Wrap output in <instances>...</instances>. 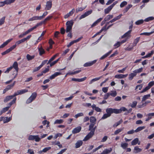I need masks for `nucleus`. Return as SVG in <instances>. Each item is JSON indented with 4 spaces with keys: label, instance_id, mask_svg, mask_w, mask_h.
I'll use <instances>...</instances> for the list:
<instances>
[{
    "label": "nucleus",
    "instance_id": "obj_59",
    "mask_svg": "<svg viewBox=\"0 0 154 154\" xmlns=\"http://www.w3.org/2000/svg\"><path fill=\"white\" fill-rule=\"evenodd\" d=\"M51 149V147H45L44 149H43L42 152H46L48 150H49Z\"/></svg>",
    "mask_w": 154,
    "mask_h": 154
},
{
    "label": "nucleus",
    "instance_id": "obj_27",
    "mask_svg": "<svg viewBox=\"0 0 154 154\" xmlns=\"http://www.w3.org/2000/svg\"><path fill=\"white\" fill-rule=\"evenodd\" d=\"M112 8L110 5L107 8L104 9V13L105 14H108Z\"/></svg>",
    "mask_w": 154,
    "mask_h": 154
},
{
    "label": "nucleus",
    "instance_id": "obj_36",
    "mask_svg": "<svg viewBox=\"0 0 154 154\" xmlns=\"http://www.w3.org/2000/svg\"><path fill=\"white\" fill-rule=\"evenodd\" d=\"M150 97V94H148L146 95H144L142 98V101H144L146 100L149 98Z\"/></svg>",
    "mask_w": 154,
    "mask_h": 154
},
{
    "label": "nucleus",
    "instance_id": "obj_60",
    "mask_svg": "<svg viewBox=\"0 0 154 154\" xmlns=\"http://www.w3.org/2000/svg\"><path fill=\"white\" fill-rule=\"evenodd\" d=\"M121 45L120 43V42H117L114 45V46L115 48H116L119 47Z\"/></svg>",
    "mask_w": 154,
    "mask_h": 154
},
{
    "label": "nucleus",
    "instance_id": "obj_51",
    "mask_svg": "<svg viewBox=\"0 0 154 154\" xmlns=\"http://www.w3.org/2000/svg\"><path fill=\"white\" fill-rule=\"evenodd\" d=\"M15 0H5V2L6 5L10 4L11 3L14 2Z\"/></svg>",
    "mask_w": 154,
    "mask_h": 154
},
{
    "label": "nucleus",
    "instance_id": "obj_18",
    "mask_svg": "<svg viewBox=\"0 0 154 154\" xmlns=\"http://www.w3.org/2000/svg\"><path fill=\"white\" fill-rule=\"evenodd\" d=\"M142 151L141 148H139L138 146H135L134 149V152L135 153H138L141 152Z\"/></svg>",
    "mask_w": 154,
    "mask_h": 154
},
{
    "label": "nucleus",
    "instance_id": "obj_2",
    "mask_svg": "<svg viewBox=\"0 0 154 154\" xmlns=\"http://www.w3.org/2000/svg\"><path fill=\"white\" fill-rule=\"evenodd\" d=\"M11 67H13V68H14L15 69V70L13 74V75H15L14 76V79H15L17 75L18 71V65L17 62H15L12 66Z\"/></svg>",
    "mask_w": 154,
    "mask_h": 154
},
{
    "label": "nucleus",
    "instance_id": "obj_52",
    "mask_svg": "<svg viewBox=\"0 0 154 154\" xmlns=\"http://www.w3.org/2000/svg\"><path fill=\"white\" fill-rule=\"evenodd\" d=\"M154 19V17H150L146 18L144 20L145 22H148L149 21L152 20Z\"/></svg>",
    "mask_w": 154,
    "mask_h": 154
},
{
    "label": "nucleus",
    "instance_id": "obj_44",
    "mask_svg": "<svg viewBox=\"0 0 154 154\" xmlns=\"http://www.w3.org/2000/svg\"><path fill=\"white\" fill-rule=\"evenodd\" d=\"M136 76V74L134 72H133V73H131L129 74L128 79L129 80H131L133 79L134 77Z\"/></svg>",
    "mask_w": 154,
    "mask_h": 154
},
{
    "label": "nucleus",
    "instance_id": "obj_39",
    "mask_svg": "<svg viewBox=\"0 0 154 154\" xmlns=\"http://www.w3.org/2000/svg\"><path fill=\"white\" fill-rule=\"evenodd\" d=\"M146 128V127L145 126H140L138 127L135 130V132H138L144 129L145 128Z\"/></svg>",
    "mask_w": 154,
    "mask_h": 154
},
{
    "label": "nucleus",
    "instance_id": "obj_46",
    "mask_svg": "<svg viewBox=\"0 0 154 154\" xmlns=\"http://www.w3.org/2000/svg\"><path fill=\"white\" fill-rule=\"evenodd\" d=\"M58 54H56L54 55L52 57H51L50 60H48L47 64H49L52 61L54 60L56 57L58 55Z\"/></svg>",
    "mask_w": 154,
    "mask_h": 154
},
{
    "label": "nucleus",
    "instance_id": "obj_14",
    "mask_svg": "<svg viewBox=\"0 0 154 154\" xmlns=\"http://www.w3.org/2000/svg\"><path fill=\"white\" fill-rule=\"evenodd\" d=\"M131 145L133 146L137 144L138 145L140 144V142H139V139L136 138L132 140L131 143Z\"/></svg>",
    "mask_w": 154,
    "mask_h": 154
},
{
    "label": "nucleus",
    "instance_id": "obj_32",
    "mask_svg": "<svg viewBox=\"0 0 154 154\" xmlns=\"http://www.w3.org/2000/svg\"><path fill=\"white\" fill-rule=\"evenodd\" d=\"M35 57L34 55L31 56L29 54H27L26 56V58L28 61H29L33 59Z\"/></svg>",
    "mask_w": 154,
    "mask_h": 154
},
{
    "label": "nucleus",
    "instance_id": "obj_12",
    "mask_svg": "<svg viewBox=\"0 0 154 154\" xmlns=\"http://www.w3.org/2000/svg\"><path fill=\"white\" fill-rule=\"evenodd\" d=\"M91 107L94 110L97 112H101L102 111L101 109L98 107L96 106L95 104H93L91 106Z\"/></svg>",
    "mask_w": 154,
    "mask_h": 154
},
{
    "label": "nucleus",
    "instance_id": "obj_49",
    "mask_svg": "<svg viewBox=\"0 0 154 154\" xmlns=\"http://www.w3.org/2000/svg\"><path fill=\"white\" fill-rule=\"evenodd\" d=\"M96 121V119L94 116H91L90 118V122L91 123H94Z\"/></svg>",
    "mask_w": 154,
    "mask_h": 154
},
{
    "label": "nucleus",
    "instance_id": "obj_29",
    "mask_svg": "<svg viewBox=\"0 0 154 154\" xmlns=\"http://www.w3.org/2000/svg\"><path fill=\"white\" fill-rule=\"evenodd\" d=\"M143 69V67H141L140 68H139L137 69H136L135 70L133 71V72H134V73L136 75L137 74L140 73L142 72Z\"/></svg>",
    "mask_w": 154,
    "mask_h": 154
},
{
    "label": "nucleus",
    "instance_id": "obj_10",
    "mask_svg": "<svg viewBox=\"0 0 154 154\" xmlns=\"http://www.w3.org/2000/svg\"><path fill=\"white\" fill-rule=\"evenodd\" d=\"M97 61V60H94L87 62L85 63L83 66L84 67H88L89 66H91L94 64V63H96Z\"/></svg>",
    "mask_w": 154,
    "mask_h": 154
},
{
    "label": "nucleus",
    "instance_id": "obj_8",
    "mask_svg": "<svg viewBox=\"0 0 154 154\" xmlns=\"http://www.w3.org/2000/svg\"><path fill=\"white\" fill-rule=\"evenodd\" d=\"M28 91L27 89H22L19 90L14 93V96H17L19 94H22Z\"/></svg>",
    "mask_w": 154,
    "mask_h": 154
},
{
    "label": "nucleus",
    "instance_id": "obj_33",
    "mask_svg": "<svg viewBox=\"0 0 154 154\" xmlns=\"http://www.w3.org/2000/svg\"><path fill=\"white\" fill-rule=\"evenodd\" d=\"M154 53V51H152L150 53H149L148 54H146V56L143 57L142 58L143 59L146 58L151 57V55L153 54Z\"/></svg>",
    "mask_w": 154,
    "mask_h": 154
},
{
    "label": "nucleus",
    "instance_id": "obj_45",
    "mask_svg": "<svg viewBox=\"0 0 154 154\" xmlns=\"http://www.w3.org/2000/svg\"><path fill=\"white\" fill-rule=\"evenodd\" d=\"M132 5L131 4L128 5L125 8L124 10V12L126 13L127 12L128 10L132 7Z\"/></svg>",
    "mask_w": 154,
    "mask_h": 154
},
{
    "label": "nucleus",
    "instance_id": "obj_57",
    "mask_svg": "<svg viewBox=\"0 0 154 154\" xmlns=\"http://www.w3.org/2000/svg\"><path fill=\"white\" fill-rule=\"evenodd\" d=\"M34 140H35L36 142H38L41 140V138L39 137L38 135H35Z\"/></svg>",
    "mask_w": 154,
    "mask_h": 154
},
{
    "label": "nucleus",
    "instance_id": "obj_23",
    "mask_svg": "<svg viewBox=\"0 0 154 154\" xmlns=\"http://www.w3.org/2000/svg\"><path fill=\"white\" fill-rule=\"evenodd\" d=\"M75 11V9L73 8L68 13L65 15L64 16V18L65 19H66L72 16L74 13L73 11Z\"/></svg>",
    "mask_w": 154,
    "mask_h": 154
},
{
    "label": "nucleus",
    "instance_id": "obj_25",
    "mask_svg": "<svg viewBox=\"0 0 154 154\" xmlns=\"http://www.w3.org/2000/svg\"><path fill=\"white\" fill-rule=\"evenodd\" d=\"M102 19L103 18H100L97 19L91 25V27H92L96 26L98 23L100 22L102 20Z\"/></svg>",
    "mask_w": 154,
    "mask_h": 154
},
{
    "label": "nucleus",
    "instance_id": "obj_47",
    "mask_svg": "<svg viewBox=\"0 0 154 154\" xmlns=\"http://www.w3.org/2000/svg\"><path fill=\"white\" fill-rule=\"evenodd\" d=\"M86 6H85V7H79L77 8L76 9V13H78L79 11H82L84 9H85Z\"/></svg>",
    "mask_w": 154,
    "mask_h": 154
},
{
    "label": "nucleus",
    "instance_id": "obj_4",
    "mask_svg": "<svg viewBox=\"0 0 154 154\" xmlns=\"http://www.w3.org/2000/svg\"><path fill=\"white\" fill-rule=\"evenodd\" d=\"M37 96V94L34 92L32 94L31 96L26 101L27 103H29L32 102L35 98Z\"/></svg>",
    "mask_w": 154,
    "mask_h": 154
},
{
    "label": "nucleus",
    "instance_id": "obj_21",
    "mask_svg": "<svg viewBox=\"0 0 154 154\" xmlns=\"http://www.w3.org/2000/svg\"><path fill=\"white\" fill-rule=\"evenodd\" d=\"M12 40L13 38H11L7 40L6 42H4L0 46V48L4 47L9 42L11 41Z\"/></svg>",
    "mask_w": 154,
    "mask_h": 154
},
{
    "label": "nucleus",
    "instance_id": "obj_3",
    "mask_svg": "<svg viewBox=\"0 0 154 154\" xmlns=\"http://www.w3.org/2000/svg\"><path fill=\"white\" fill-rule=\"evenodd\" d=\"M106 112L110 116L111 114L113 113L117 114L118 112L117 109H112V108H108L106 110Z\"/></svg>",
    "mask_w": 154,
    "mask_h": 154
},
{
    "label": "nucleus",
    "instance_id": "obj_7",
    "mask_svg": "<svg viewBox=\"0 0 154 154\" xmlns=\"http://www.w3.org/2000/svg\"><path fill=\"white\" fill-rule=\"evenodd\" d=\"M131 29L128 31L122 36V38H126L127 39L130 38L131 37Z\"/></svg>",
    "mask_w": 154,
    "mask_h": 154
},
{
    "label": "nucleus",
    "instance_id": "obj_58",
    "mask_svg": "<svg viewBox=\"0 0 154 154\" xmlns=\"http://www.w3.org/2000/svg\"><path fill=\"white\" fill-rule=\"evenodd\" d=\"M152 34V32H145L141 33L140 34V35H145L146 36H149Z\"/></svg>",
    "mask_w": 154,
    "mask_h": 154
},
{
    "label": "nucleus",
    "instance_id": "obj_1",
    "mask_svg": "<svg viewBox=\"0 0 154 154\" xmlns=\"http://www.w3.org/2000/svg\"><path fill=\"white\" fill-rule=\"evenodd\" d=\"M74 22L72 20L67 21L66 23V32H69L71 30Z\"/></svg>",
    "mask_w": 154,
    "mask_h": 154
},
{
    "label": "nucleus",
    "instance_id": "obj_11",
    "mask_svg": "<svg viewBox=\"0 0 154 154\" xmlns=\"http://www.w3.org/2000/svg\"><path fill=\"white\" fill-rule=\"evenodd\" d=\"M128 75V74H120L116 75L115 76V78L118 79H123L126 77Z\"/></svg>",
    "mask_w": 154,
    "mask_h": 154
},
{
    "label": "nucleus",
    "instance_id": "obj_22",
    "mask_svg": "<svg viewBox=\"0 0 154 154\" xmlns=\"http://www.w3.org/2000/svg\"><path fill=\"white\" fill-rule=\"evenodd\" d=\"M36 20H41L40 16H34L32 17L29 18L28 20V21H31Z\"/></svg>",
    "mask_w": 154,
    "mask_h": 154
},
{
    "label": "nucleus",
    "instance_id": "obj_38",
    "mask_svg": "<svg viewBox=\"0 0 154 154\" xmlns=\"http://www.w3.org/2000/svg\"><path fill=\"white\" fill-rule=\"evenodd\" d=\"M128 144L126 143H122L121 144V146L123 149H125L128 146Z\"/></svg>",
    "mask_w": 154,
    "mask_h": 154
},
{
    "label": "nucleus",
    "instance_id": "obj_43",
    "mask_svg": "<svg viewBox=\"0 0 154 154\" xmlns=\"http://www.w3.org/2000/svg\"><path fill=\"white\" fill-rule=\"evenodd\" d=\"M124 128H119L118 129L116 130L114 134V135H116L118 134L119 133H120L121 132L123 129Z\"/></svg>",
    "mask_w": 154,
    "mask_h": 154
},
{
    "label": "nucleus",
    "instance_id": "obj_53",
    "mask_svg": "<svg viewBox=\"0 0 154 154\" xmlns=\"http://www.w3.org/2000/svg\"><path fill=\"white\" fill-rule=\"evenodd\" d=\"M5 18V17H3L1 19H0V26L2 25L4 23Z\"/></svg>",
    "mask_w": 154,
    "mask_h": 154
},
{
    "label": "nucleus",
    "instance_id": "obj_40",
    "mask_svg": "<svg viewBox=\"0 0 154 154\" xmlns=\"http://www.w3.org/2000/svg\"><path fill=\"white\" fill-rule=\"evenodd\" d=\"M110 96L114 97L116 96L117 94V92L115 91H110V93H109Z\"/></svg>",
    "mask_w": 154,
    "mask_h": 154
},
{
    "label": "nucleus",
    "instance_id": "obj_41",
    "mask_svg": "<svg viewBox=\"0 0 154 154\" xmlns=\"http://www.w3.org/2000/svg\"><path fill=\"white\" fill-rule=\"evenodd\" d=\"M63 122V119H57L54 122V124H60L62 123Z\"/></svg>",
    "mask_w": 154,
    "mask_h": 154
},
{
    "label": "nucleus",
    "instance_id": "obj_5",
    "mask_svg": "<svg viewBox=\"0 0 154 154\" xmlns=\"http://www.w3.org/2000/svg\"><path fill=\"white\" fill-rule=\"evenodd\" d=\"M92 12V10H90L85 12L84 14L82 15L79 18V20H81L91 14Z\"/></svg>",
    "mask_w": 154,
    "mask_h": 154
},
{
    "label": "nucleus",
    "instance_id": "obj_26",
    "mask_svg": "<svg viewBox=\"0 0 154 154\" xmlns=\"http://www.w3.org/2000/svg\"><path fill=\"white\" fill-rule=\"evenodd\" d=\"M38 50L39 52V54L40 56L42 55L45 53L44 49L42 48V46L40 48H38Z\"/></svg>",
    "mask_w": 154,
    "mask_h": 154
},
{
    "label": "nucleus",
    "instance_id": "obj_61",
    "mask_svg": "<svg viewBox=\"0 0 154 154\" xmlns=\"http://www.w3.org/2000/svg\"><path fill=\"white\" fill-rule=\"evenodd\" d=\"M110 116L109 115V114L106 113L105 114L103 115L101 118V119H104Z\"/></svg>",
    "mask_w": 154,
    "mask_h": 154
},
{
    "label": "nucleus",
    "instance_id": "obj_16",
    "mask_svg": "<svg viewBox=\"0 0 154 154\" xmlns=\"http://www.w3.org/2000/svg\"><path fill=\"white\" fill-rule=\"evenodd\" d=\"M15 96H14V94L12 95L7 96L5 98L4 100V102L5 103H6L8 101L10 100L11 99H12Z\"/></svg>",
    "mask_w": 154,
    "mask_h": 154
},
{
    "label": "nucleus",
    "instance_id": "obj_54",
    "mask_svg": "<svg viewBox=\"0 0 154 154\" xmlns=\"http://www.w3.org/2000/svg\"><path fill=\"white\" fill-rule=\"evenodd\" d=\"M137 103V101H134L131 104L130 106L132 108H134L136 106Z\"/></svg>",
    "mask_w": 154,
    "mask_h": 154
},
{
    "label": "nucleus",
    "instance_id": "obj_55",
    "mask_svg": "<svg viewBox=\"0 0 154 154\" xmlns=\"http://www.w3.org/2000/svg\"><path fill=\"white\" fill-rule=\"evenodd\" d=\"M122 122V119H121V120H120L119 121L116 122L113 125V127H117Z\"/></svg>",
    "mask_w": 154,
    "mask_h": 154
},
{
    "label": "nucleus",
    "instance_id": "obj_63",
    "mask_svg": "<svg viewBox=\"0 0 154 154\" xmlns=\"http://www.w3.org/2000/svg\"><path fill=\"white\" fill-rule=\"evenodd\" d=\"M94 123H91L89 126V130L91 131L94 128Z\"/></svg>",
    "mask_w": 154,
    "mask_h": 154
},
{
    "label": "nucleus",
    "instance_id": "obj_6",
    "mask_svg": "<svg viewBox=\"0 0 154 154\" xmlns=\"http://www.w3.org/2000/svg\"><path fill=\"white\" fill-rule=\"evenodd\" d=\"M94 134V131H91L84 138L83 140V141H86L88 140L93 136Z\"/></svg>",
    "mask_w": 154,
    "mask_h": 154
},
{
    "label": "nucleus",
    "instance_id": "obj_30",
    "mask_svg": "<svg viewBox=\"0 0 154 154\" xmlns=\"http://www.w3.org/2000/svg\"><path fill=\"white\" fill-rule=\"evenodd\" d=\"M102 76H100L99 77L96 78L94 79H93L91 80L89 82V84H92L93 82H95L96 81L99 80H100L101 78L102 77Z\"/></svg>",
    "mask_w": 154,
    "mask_h": 154
},
{
    "label": "nucleus",
    "instance_id": "obj_64",
    "mask_svg": "<svg viewBox=\"0 0 154 154\" xmlns=\"http://www.w3.org/2000/svg\"><path fill=\"white\" fill-rule=\"evenodd\" d=\"M48 14V13L47 11H45L44 12L42 16H40L41 20L42 19L44 18Z\"/></svg>",
    "mask_w": 154,
    "mask_h": 154
},
{
    "label": "nucleus",
    "instance_id": "obj_9",
    "mask_svg": "<svg viewBox=\"0 0 154 154\" xmlns=\"http://www.w3.org/2000/svg\"><path fill=\"white\" fill-rule=\"evenodd\" d=\"M52 6V1H48L46 2L45 8V9L46 10H50Z\"/></svg>",
    "mask_w": 154,
    "mask_h": 154
},
{
    "label": "nucleus",
    "instance_id": "obj_24",
    "mask_svg": "<svg viewBox=\"0 0 154 154\" xmlns=\"http://www.w3.org/2000/svg\"><path fill=\"white\" fill-rule=\"evenodd\" d=\"M83 144L82 141L79 140L75 144L76 148H79Z\"/></svg>",
    "mask_w": 154,
    "mask_h": 154
},
{
    "label": "nucleus",
    "instance_id": "obj_37",
    "mask_svg": "<svg viewBox=\"0 0 154 154\" xmlns=\"http://www.w3.org/2000/svg\"><path fill=\"white\" fill-rule=\"evenodd\" d=\"M140 39V37H137L134 40V42L133 43V46H135L137 45V44L139 42Z\"/></svg>",
    "mask_w": 154,
    "mask_h": 154
},
{
    "label": "nucleus",
    "instance_id": "obj_35",
    "mask_svg": "<svg viewBox=\"0 0 154 154\" xmlns=\"http://www.w3.org/2000/svg\"><path fill=\"white\" fill-rule=\"evenodd\" d=\"M113 17L112 15H108L104 18V20L106 21H108Z\"/></svg>",
    "mask_w": 154,
    "mask_h": 154
},
{
    "label": "nucleus",
    "instance_id": "obj_56",
    "mask_svg": "<svg viewBox=\"0 0 154 154\" xmlns=\"http://www.w3.org/2000/svg\"><path fill=\"white\" fill-rule=\"evenodd\" d=\"M128 66H126L125 67L123 68L122 69H120L118 70V72L120 73H124L125 71L126 70Z\"/></svg>",
    "mask_w": 154,
    "mask_h": 154
},
{
    "label": "nucleus",
    "instance_id": "obj_19",
    "mask_svg": "<svg viewBox=\"0 0 154 154\" xmlns=\"http://www.w3.org/2000/svg\"><path fill=\"white\" fill-rule=\"evenodd\" d=\"M112 150V148H110L109 149H106L103 151L101 154H108Z\"/></svg>",
    "mask_w": 154,
    "mask_h": 154
},
{
    "label": "nucleus",
    "instance_id": "obj_15",
    "mask_svg": "<svg viewBox=\"0 0 154 154\" xmlns=\"http://www.w3.org/2000/svg\"><path fill=\"white\" fill-rule=\"evenodd\" d=\"M82 128L81 126L77 127L74 128L72 131L73 134H76L79 133L81 130Z\"/></svg>",
    "mask_w": 154,
    "mask_h": 154
},
{
    "label": "nucleus",
    "instance_id": "obj_20",
    "mask_svg": "<svg viewBox=\"0 0 154 154\" xmlns=\"http://www.w3.org/2000/svg\"><path fill=\"white\" fill-rule=\"evenodd\" d=\"M52 17V16H50L47 17L45 19L42 21H41L40 23H38L39 24H40V25L41 26L43 24L45 23L46 21L48 20H49Z\"/></svg>",
    "mask_w": 154,
    "mask_h": 154
},
{
    "label": "nucleus",
    "instance_id": "obj_34",
    "mask_svg": "<svg viewBox=\"0 0 154 154\" xmlns=\"http://www.w3.org/2000/svg\"><path fill=\"white\" fill-rule=\"evenodd\" d=\"M112 52V50H111V51H109L108 53H107L106 54H105L104 55H103L100 58V59L102 60V59H104L106 57H107L108 55H109Z\"/></svg>",
    "mask_w": 154,
    "mask_h": 154
},
{
    "label": "nucleus",
    "instance_id": "obj_28",
    "mask_svg": "<svg viewBox=\"0 0 154 154\" xmlns=\"http://www.w3.org/2000/svg\"><path fill=\"white\" fill-rule=\"evenodd\" d=\"M117 112H118L117 114L120 113L122 112V111L125 112L126 111H128L127 109L124 107H121L120 109H117Z\"/></svg>",
    "mask_w": 154,
    "mask_h": 154
},
{
    "label": "nucleus",
    "instance_id": "obj_17",
    "mask_svg": "<svg viewBox=\"0 0 154 154\" xmlns=\"http://www.w3.org/2000/svg\"><path fill=\"white\" fill-rule=\"evenodd\" d=\"M87 79V77H85L81 79L72 78L71 79L72 81H77L79 82H82L85 80Z\"/></svg>",
    "mask_w": 154,
    "mask_h": 154
},
{
    "label": "nucleus",
    "instance_id": "obj_13",
    "mask_svg": "<svg viewBox=\"0 0 154 154\" xmlns=\"http://www.w3.org/2000/svg\"><path fill=\"white\" fill-rule=\"evenodd\" d=\"M61 74V73L60 72H55L52 75L49 77V79L52 80L54 79L56 77L60 75Z\"/></svg>",
    "mask_w": 154,
    "mask_h": 154
},
{
    "label": "nucleus",
    "instance_id": "obj_50",
    "mask_svg": "<svg viewBox=\"0 0 154 154\" xmlns=\"http://www.w3.org/2000/svg\"><path fill=\"white\" fill-rule=\"evenodd\" d=\"M83 116L84 114L82 112H80L76 114L74 116V117L75 118L77 119L79 117L82 116Z\"/></svg>",
    "mask_w": 154,
    "mask_h": 154
},
{
    "label": "nucleus",
    "instance_id": "obj_31",
    "mask_svg": "<svg viewBox=\"0 0 154 154\" xmlns=\"http://www.w3.org/2000/svg\"><path fill=\"white\" fill-rule=\"evenodd\" d=\"M12 119L11 116L8 117H5L4 119V120L3 123H6L9 121H10Z\"/></svg>",
    "mask_w": 154,
    "mask_h": 154
},
{
    "label": "nucleus",
    "instance_id": "obj_62",
    "mask_svg": "<svg viewBox=\"0 0 154 154\" xmlns=\"http://www.w3.org/2000/svg\"><path fill=\"white\" fill-rule=\"evenodd\" d=\"M127 4V2L126 1H123L122 2L120 5V7L121 8H122L125 6Z\"/></svg>",
    "mask_w": 154,
    "mask_h": 154
},
{
    "label": "nucleus",
    "instance_id": "obj_48",
    "mask_svg": "<svg viewBox=\"0 0 154 154\" xmlns=\"http://www.w3.org/2000/svg\"><path fill=\"white\" fill-rule=\"evenodd\" d=\"M144 21V20L142 19L140 20L136 21L135 22V23L136 25H139L142 24L143 23Z\"/></svg>",
    "mask_w": 154,
    "mask_h": 154
},
{
    "label": "nucleus",
    "instance_id": "obj_42",
    "mask_svg": "<svg viewBox=\"0 0 154 154\" xmlns=\"http://www.w3.org/2000/svg\"><path fill=\"white\" fill-rule=\"evenodd\" d=\"M40 24H39L38 23H37L33 27L29 29L28 31H29V32L32 31L34 29H36L39 26H40Z\"/></svg>",
    "mask_w": 154,
    "mask_h": 154
}]
</instances>
